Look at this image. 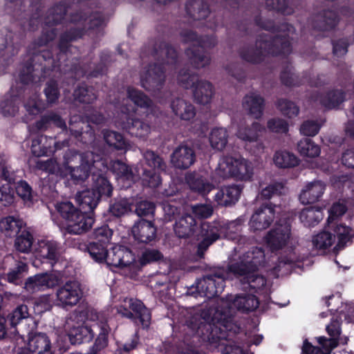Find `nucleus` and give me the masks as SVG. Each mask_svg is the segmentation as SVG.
I'll return each instance as SVG.
<instances>
[{
	"mask_svg": "<svg viewBox=\"0 0 354 354\" xmlns=\"http://www.w3.org/2000/svg\"><path fill=\"white\" fill-rule=\"evenodd\" d=\"M258 299L252 295H237L234 299H221L218 307L203 309L201 314H195L188 321L189 326L194 330L202 328H211V325L220 324L231 330L232 317L234 309L245 312L256 310L259 306Z\"/></svg>",
	"mask_w": 354,
	"mask_h": 354,
	"instance_id": "nucleus-1",
	"label": "nucleus"
},
{
	"mask_svg": "<svg viewBox=\"0 0 354 354\" xmlns=\"http://www.w3.org/2000/svg\"><path fill=\"white\" fill-rule=\"evenodd\" d=\"M279 34L272 39L270 36L261 34L255 44L241 49V57L246 62L259 63L267 55L289 54L291 52L289 35L295 32V28L288 24H284L279 28Z\"/></svg>",
	"mask_w": 354,
	"mask_h": 354,
	"instance_id": "nucleus-2",
	"label": "nucleus"
},
{
	"mask_svg": "<svg viewBox=\"0 0 354 354\" xmlns=\"http://www.w3.org/2000/svg\"><path fill=\"white\" fill-rule=\"evenodd\" d=\"M265 262V253L261 248H252L241 252L235 248L230 258L228 271L235 276H243L256 271Z\"/></svg>",
	"mask_w": 354,
	"mask_h": 354,
	"instance_id": "nucleus-3",
	"label": "nucleus"
},
{
	"mask_svg": "<svg viewBox=\"0 0 354 354\" xmlns=\"http://www.w3.org/2000/svg\"><path fill=\"white\" fill-rule=\"evenodd\" d=\"M57 211L66 222V230L72 234H81L89 230L94 223L91 214L78 210L71 202L59 203Z\"/></svg>",
	"mask_w": 354,
	"mask_h": 354,
	"instance_id": "nucleus-4",
	"label": "nucleus"
},
{
	"mask_svg": "<svg viewBox=\"0 0 354 354\" xmlns=\"http://www.w3.org/2000/svg\"><path fill=\"white\" fill-rule=\"evenodd\" d=\"M244 221L243 218H239L227 223L221 230L216 223H203L201 225V235L203 239L198 246V255L202 257L208 247L219 238L220 234L223 233L227 238L234 239L236 235L241 232Z\"/></svg>",
	"mask_w": 354,
	"mask_h": 354,
	"instance_id": "nucleus-5",
	"label": "nucleus"
},
{
	"mask_svg": "<svg viewBox=\"0 0 354 354\" xmlns=\"http://www.w3.org/2000/svg\"><path fill=\"white\" fill-rule=\"evenodd\" d=\"M66 160L71 176L76 181L84 180L93 167L98 168L99 165H103L100 156L91 151L79 154L71 151L66 155Z\"/></svg>",
	"mask_w": 354,
	"mask_h": 354,
	"instance_id": "nucleus-6",
	"label": "nucleus"
},
{
	"mask_svg": "<svg viewBox=\"0 0 354 354\" xmlns=\"http://www.w3.org/2000/svg\"><path fill=\"white\" fill-rule=\"evenodd\" d=\"M181 37L185 42H193V47L187 50L191 64L196 68H202L210 64L211 58L209 55L201 50L195 49V46H199L203 48H211L216 44V39L214 37H205L198 38L192 30H185L181 33Z\"/></svg>",
	"mask_w": 354,
	"mask_h": 354,
	"instance_id": "nucleus-7",
	"label": "nucleus"
},
{
	"mask_svg": "<svg viewBox=\"0 0 354 354\" xmlns=\"http://www.w3.org/2000/svg\"><path fill=\"white\" fill-rule=\"evenodd\" d=\"M216 174L223 178L234 177L248 180L253 176V167L249 160L242 157L223 156L218 162Z\"/></svg>",
	"mask_w": 354,
	"mask_h": 354,
	"instance_id": "nucleus-8",
	"label": "nucleus"
},
{
	"mask_svg": "<svg viewBox=\"0 0 354 354\" xmlns=\"http://www.w3.org/2000/svg\"><path fill=\"white\" fill-rule=\"evenodd\" d=\"M72 21L75 24V26L71 28L72 32L66 33L62 37L59 43V48L61 50L59 57H63L66 52L68 48L67 46L68 41L80 37L86 28H94L101 26L103 23V18L100 14L95 13L91 15L88 19H83L82 16H80L77 19V17L75 16L73 17Z\"/></svg>",
	"mask_w": 354,
	"mask_h": 354,
	"instance_id": "nucleus-9",
	"label": "nucleus"
},
{
	"mask_svg": "<svg viewBox=\"0 0 354 354\" xmlns=\"http://www.w3.org/2000/svg\"><path fill=\"white\" fill-rule=\"evenodd\" d=\"M55 296V304L68 310L80 302L83 297V291L78 281L70 280L57 288Z\"/></svg>",
	"mask_w": 354,
	"mask_h": 354,
	"instance_id": "nucleus-10",
	"label": "nucleus"
},
{
	"mask_svg": "<svg viewBox=\"0 0 354 354\" xmlns=\"http://www.w3.org/2000/svg\"><path fill=\"white\" fill-rule=\"evenodd\" d=\"M145 163L149 167V169L143 167L142 169V182L144 185L151 187H156L161 183V178L159 171H164L166 165L158 154L151 150H147L143 153Z\"/></svg>",
	"mask_w": 354,
	"mask_h": 354,
	"instance_id": "nucleus-11",
	"label": "nucleus"
},
{
	"mask_svg": "<svg viewBox=\"0 0 354 354\" xmlns=\"http://www.w3.org/2000/svg\"><path fill=\"white\" fill-rule=\"evenodd\" d=\"M265 131L266 128L262 124L259 122H253L250 125L240 126L236 133V136L243 142L245 146L250 143H255L252 152L254 154H260L263 152L265 145L259 138Z\"/></svg>",
	"mask_w": 354,
	"mask_h": 354,
	"instance_id": "nucleus-12",
	"label": "nucleus"
},
{
	"mask_svg": "<svg viewBox=\"0 0 354 354\" xmlns=\"http://www.w3.org/2000/svg\"><path fill=\"white\" fill-rule=\"evenodd\" d=\"M130 310L135 313L142 327L148 328L151 321V313L142 302L133 298H125L123 304L117 308V312L122 317L134 319L135 317Z\"/></svg>",
	"mask_w": 354,
	"mask_h": 354,
	"instance_id": "nucleus-13",
	"label": "nucleus"
},
{
	"mask_svg": "<svg viewBox=\"0 0 354 354\" xmlns=\"http://www.w3.org/2000/svg\"><path fill=\"white\" fill-rule=\"evenodd\" d=\"M290 239L291 227L290 223L286 220L277 223L266 236V243L272 251L282 249L286 246Z\"/></svg>",
	"mask_w": 354,
	"mask_h": 354,
	"instance_id": "nucleus-14",
	"label": "nucleus"
},
{
	"mask_svg": "<svg viewBox=\"0 0 354 354\" xmlns=\"http://www.w3.org/2000/svg\"><path fill=\"white\" fill-rule=\"evenodd\" d=\"M224 286V276L216 273L198 280L196 288L200 295L212 298L221 293Z\"/></svg>",
	"mask_w": 354,
	"mask_h": 354,
	"instance_id": "nucleus-15",
	"label": "nucleus"
},
{
	"mask_svg": "<svg viewBox=\"0 0 354 354\" xmlns=\"http://www.w3.org/2000/svg\"><path fill=\"white\" fill-rule=\"evenodd\" d=\"M165 80L163 68L156 64L145 68L140 74V82L143 88L148 91L159 90Z\"/></svg>",
	"mask_w": 354,
	"mask_h": 354,
	"instance_id": "nucleus-16",
	"label": "nucleus"
},
{
	"mask_svg": "<svg viewBox=\"0 0 354 354\" xmlns=\"http://www.w3.org/2000/svg\"><path fill=\"white\" fill-rule=\"evenodd\" d=\"M104 262L112 267H129L135 262V256L127 248L116 245L107 250Z\"/></svg>",
	"mask_w": 354,
	"mask_h": 354,
	"instance_id": "nucleus-17",
	"label": "nucleus"
},
{
	"mask_svg": "<svg viewBox=\"0 0 354 354\" xmlns=\"http://www.w3.org/2000/svg\"><path fill=\"white\" fill-rule=\"evenodd\" d=\"M274 218V207L271 204L261 205L257 208L252 215L249 225L253 231L267 229Z\"/></svg>",
	"mask_w": 354,
	"mask_h": 354,
	"instance_id": "nucleus-18",
	"label": "nucleus"
},
{
	"mask_svg": "<svg viewBox=\"0 0 354 354\" xmlns=\"http://www.w3.org/2000/svg\"><path fill=\"white\" fill-rule=\"evenodd\" d=\"M131 111V110L128 107L124 108L122 112L124 113V118L127 121L122 122L120 126L124 130L133 136L139 138H147L151 132L150 125L138 119L128 117Z\"/></svg>",
	"mask_w": 354,
	"mask_h": 354,
	"instance_id": "nucleus-19",
	"label": "nucleus"
},
{
	"mask_svg": "<svg viewBox=\"0 0 354 354\" xmlns=\"http://www.w3.org/2000/svg\"><path fill=\"white\" fill-rule=\"evenodd\" d=\"M196 155L194 149L187 145H180L172 153L171 163L179 169H187L194 164Z\"/></svg>",
	"mask_w": 354,
	"mask_h": 354,
	"instance_id": "nucleus-20",
	"label": "nucleus"
},
{
	"mask_svg": "<svg viewBox=\"0 0 354 354\" xmlns=\"http://www.w3.org/2000/svg\"><path fill=\"white\" fill-rule=\"evenodd\" d=\"M325 189L326 185L321 180L308 183L300 192L299 201L304 205L315 203L320 199Z\"/></svg>",
	"mask_w": 354,
	"mask_h": 354,
	"instance_id": "nucleus-21",
	"label": "nucleus"
},
{
	"mask_svg": "<svg viewBox=\"0 0 354 354\" xmlns=\"http://www.w3.org/2000/svg\"><path fill=\"white\" fill-rule=\"evenodd\" d=\"M242 106L249 115L254 119H259L263 114L265 102L259 94L250 93L243 97Z\"/></svg>",
	"mask_w": 354,
	"mask_h": 354,
	"instance_id": "nucleus-22",
	"label": "nucleus"
},
{
	"mask_svg": "<svg viewBox=\"0 0 354 354\" xmlns=\"http://www.w3.org/2000/svg\"><path fill=\"white\" fill-rule=\"evenodd\" d=\"M26 349L30 353L37 354H53L50 340L47 335L43 333L30 334Z\"/></svg>",
	"mask_w": 354,
	"mask_h": 354,
	"instance_id": "nucleus-23",
	"label": "nucleus"
},
{
	"mask_svg": "<svg viewBox=\"0 0 354 354\" xmlns=\"http://www.w3.org/2000/svg\"><path fill=\"white\" fill-rule=\"evenodd\" d=\"M131 231L135 239L145 243L153 241L156 234V228L153 223L146 220L135 223Z\"/></svg>",
	"mask_w": 354,
	"mask_h": 354,
	"instance_id": "nucleus-24",
	"label": "nucleus"
},
{
	"mask_svg": "<svg viewBox=\"0 0 354 354\" xmlns=\"http://www.w3.org/2000/svg\"><path fill=\"white\" fill-rule=\"evenodd\" d=\"M54 284L53 277L47 273L37 274L28 277L24 286V289L29 294L50 288Z\"/></svg>",
	"mask_w": 354,
	"mask_h": 354,
	"instance_id": "nucleus-25",
	"label": "nucleus"
},
{
	"mask_svg": "<svg viewBox=\"0 0 354 354\" xmlns=\"http://www.w3.org/2000/svg\"><path fill=\"white\" fill-rule=\"evenodd\" d=\"M240 193L241 190L236 185L225 186L217 192L214 200L219 205L229 206L238 201Z\"/></svg>",
	"mask_w": 354,
	"mask_h": 354,
	"instance_id": "nucleus-26",
	"label": "nucleus"
},
{
	"mask_svg": "<svg viewBox=\"0 0 354 354\" xmlns=\"http://www.w3.org/2000/svg\"><path fill=\"white\" fill-rule=\"evenodd\" d=\"M52 145L55 149H61L62 147L56 143L52 138H47L44 136H39L32 140L31 145L32 153L36 156H41L53 151Z\"/></svg>",
	"mask_w": 354,
	"mask_h": 354,
	"instance_id": "nucleus-27",
	"label": "nucleus"
},
{
	"mask_svg": "<svg viewBox=\"0 0 354 354\" xmlns=\"http://www.w3.org/2000/svg\"><path fill=\"white\" fill-rule=\"evenodd\" d=\"M214 91L212 84L205 80H199L193 88V94L197 103L206 104L212 97Z\"/></svg>",
	"mask_w": 354,
	"mask_h": 354,
	"instance_id": "nucleus-28",
	"label": "nucleus"
},
{
	"mask_svg": "<svg viewBox=\"0 0 354 354\" xmlns=\"http://www.w3.org/2000/svg\"><path fill=\"white\" fill-rule=\"evenodd\" d=\"M96 328H99L97 323L94 324H84L71 329L70 336L75 338V343L80 344L83 342H89L96 333Z\"/></svg>",
	"mask_w": 354,
	"mask_h": 354,
	"instance_id": "nucleus-29",
	"label": "nucleus"
},
{
	"mask_svg": "<svg viewBox=\"0 0 354 354\" xmlns=\"http://www.w3.org/2000/svg\"><path fill=\"white\" fill-rule=\"evenodd\" d=\"M196 225V221L190 214L181 216L175 223L174 231L180 238H186L192 235Z\"/></svg>",
	"mask_w": 354,
	"mask_h": 354,
	"instance_id": "nucleus-30",
	"label": "nucleus"
},
{
	"mask_svg": "<svg viewBox=\"0 0 354 354\" xmlns=\"http://www.w3.org/2000/svg\"><path fill=\"white\" fill-rule=\"evenodd\" d=\"M24 222L14 216H6L0 220V232L7 237L15 236L24 227Z\"/></svg>",
	"mask_w": 354,
	"mask_h": 354,
	"instance_id": "nucleus-31",
	"label": "nucleus"
},
{
	"mask_svg": "<svg viewBox=\"0 0 354 354\" xmlns=\"http://www.w3.org/2000/svg\"><path fill=\"white\" fill-rule=\"evenodd\" d=\"M171 108L174 114L181 120H189L196 114L194 106L183 99L177 98L171 102Z\"/></svg>",
	"mask_w": 354,
	"mask_h": 354,
	"instance_id": "nucleus-32",
	"label": "nucleus"
},
{
	"mask_svg": "<svg viewBox=\"0 0 354 354\" xmlns=\"http://www.w3.org/2000/svg\"><path fill=\"white\" fill-rule=\"evenodd\" d=\"M99 194L93 189H86L76 195V201L84 211H92L100 200Z\"/></svg>",
	"mask_w": 354,
	"mask_h": 354,
	"instance_id": "nucleus-33",
	"label": "nucleus"
},
{
	"mask_svg": "<svg viewBox=\"0 0 354 354\" xmlns=\"http://www.w3.org/2000/svg\"><path fill=\"white\" fill-rule=\"evenodd\" d=\"M186 181L192 190H194L202 195L207 194L214 188L213 184L209 183L203 177L196 174H189L187 175Z\"/></svg>",
	"mask_w": 354,
	"mask_h": 354,
	"instance_id": "nucleus-34",
	"label": "nucleus"
},
{
	"mask_svg": "<svg viewBox=\"0 0 354 354\" xmlns=\"http://www.w3.org/2000/svg\"><path fill=\"white\" fill-rule=\"evenodd\" d=\"M28 269V265L26 263L17 261L15 267L10 268L7 273L3 274L1 278L10 283L19 285L27 274Z\"/></svg>",
	"mask_w": 354,
	"mask_h": 354,
	"instance_id": "nucleus-35",
	"label": "nucleus"
},
{
	"mask_svg": "<svg viewBox=\"0 0 354 354\" xmlns=\"http://www.w3.org/2000/svg\"><path fill=\"white\" fill-rule=\"evenodd\" d=\"M36 251L39 257L53 261H55L59 254L58 245L53 241H39Z\"/></svg>",
	"mask_w": 354,
	"mask_h": 354,
	"instance_id": "nucleus-36",
	"label": "nucleus"
},
{
	"mask_svg": "<svg viewBox=\"0 0 354 354\" xmlns=\"http://www.w3.org/2000/svg\"><path fill=\"white\" fill-rule=\"evenodd\" d=\"M187 13L194 20L205 19L209 13V8L203 0H189L186 6Z\"/></svg>",
	"mask_w": 354,
	"mask_h": 354,
	"instance_id": "nucleus-37",
	"label": "nucleus"
},
{
	"mask_svg": "<svg viewBox=\"0 0 354 354\" xmlns=\"http://www.w3.org/2000/svg\"><path fill=\"white\" fill-rule=\"evenodd\" d=\"M273 162L279 168H290L298 165V159L288 151H277L273 156Z\"/></svg>",
	"mask_w": 354,
	"mask_h": 354,
	"instance_id": "nucleus-38",
	"label": "nucleus"
},
{
	"mask_svg": "<svg viewBox=\"0 0 354 354\" xmlns=\"http://www.w3.org/2000/svg\"><path fill=\"white\" fill-rule=\"evenodd\" d=\"M93 184L92 189L99 196L103 195L110 196L111 195L113 187L109 181L101 174H93L91 177Z\"/></svg>",
	"mask_w": 354,
	"mask_h": 354,
	"instance_id": "nucleus-39",
	"label": "nucleus"
},
{
	"mask_svg": "<svg viewBox=\"0 0 354 354\" xmlns=\"http://www.w3.org/2000/svg\"><path fill=\"white\" fill-rule=\"evenodd\" d=\"M209 139L213 149L221 151L227 143V131L225 128H214L212 130Z\"/></svg>",
	"mask_w": 354,
	"mask_h": 354,
	"instance_id": "nucleus-40",
	"label": "nucleus"
},
{
	"mask_svg": "<svg viewBox=\"0 0 354 354\" xmlns=\"http://www.w3.org/2000/svg\"><path fill=\"white\" fill-rule=\"evenodd\" d=\"M104 139L111 147L118 150H128L130 145L124 139L123 136L113 131H103Z\"/></svg>",
	"mask_w": 354,
	"mask_h": 354,
	"instance_id": "nucleus-41",
	"label": "nucleus"
},
{
	"mask_svg": "<svg viewBox=\"0 0 354 354\" xmlns=\"http://www.w3.org/2000/svg\"><path fill=\"white\" fill-rule=\"evenodd\" d=\"M323 218L320 209L313 207L304 209L299 214L300 221L306 226H313L318 223Z\"/></svg>",
	"mask_w": 354,
	"mask_h": 354,
	"instance_id": "nucleus-42",
	"label": "nucleus"
},
{
	"mask_svg": "<svg viewBox=\"0 0 354 354\" xmlns=\"http://www.w3.org/2000/svg\"><path fill=\"white\" fill-rule=\"evenodd\" d=\"M344 99V93L339 90L328 92L316 99L319 103L327 109H333L338 106Z\"/></svg>",
	"mask_w": 354,
	"mask_h": 354,
	"instance_id": "nucleus-43",
	"label": "nucleus"
},
{
	"mask_svg": "<svg viewBox=\"0 0 354 354\" xmlns=\"http://www.w3.org/2000/svg\"><path fill=\"white\" fill-rule=\"evenodd\" d=\"M319 24L317 28L321 30H329L334 28L339 22V17L333 10L324 11L318 17Z\"/></svg>",
	"mask_w": 354,
	"mask_h": 354,
	"instance_id": "nucleus-44",
	"label": "nucleus"
},
{
	"mask_svg": "<svg viewBox=\"0 0 354 354\" xmlns=\"http://www.w3.org/2000/svg\"><path fill=\"white\" fill-rule=\"evenodd\" d=\"M297 149L303 156L314 158L320 153V148L313 141L308 138L301 140L297 144Z\"/></svg>",
	"mask_w": 354,
	"mask_h": 354,
	"instance_id": "nucleus-45",
	"label": "nucleus"
},
{
	"mask_svg": "<svg viewBox=\"0 0 354 354\" xmlns=\"http://www.w3.org/2000/svg\"><path fill=\"white\" fill-rule=\"evenodd\" d=\"M111 169L122 180L134 182L137 178L131 169L121 161H113L111 165Z\"/></svg>",
	"mask_w": 354,
	"mask_h": 354,
	"instance_id": "nucleus-46",
	"label": "nucleus"
},
{
	"mask_svg": "<svg viewBox=\"0 0 354 354\" xmlns=\"http://www.w3.org/2000/svg\"><path fill=\"white\" fill-rule=\"evenodd\" d=\"M154 57H161L162 59H166L165 62L168 64L175 63L177 58L176 50L166 43H160L158 45V50L156 47L153 51Z\"/></svg>",
	"mask_w": 354,
	"mask_h": 354,
	"instance_id": "nucleus-47",
	"label": "nucleus"
},
{
	"mask_svg": "<svg viewBox=\"0 0 354 354\" xmlns=\"http://www.w3.org/2000/svg\"><path fill=\"white\" fill-rule=\"evenodd\" d=\"M127 97L135 105L141 108H148L151 104V101L148 97L140 91L129 87L127 88Z\"/></svg>",
	"mask_w": 354,
	"mask_h": 354,
	"instance_id": "nucleus-48",
	"label": "nucleus"
},
{
	"mask_svg": "<svg viewBox=\"0 0 354 354\" xmlns=\"http://www.w3.org/2000/svg\"><path fill=\"white\" fill-rule=\"evenodd\" d=\"M33 242L32 234L26 230H23L15 242V248L22 253H28L30 251Z\"/></svg>",
	"mask_w": 354,
	"mask_h": 354,
	"instance_id": "nucleus-49",
	"label": "nucleus"
},
{
	"mask_svg": "<svg viewBox=\"0 0 354 354\" xmlns=\"http://www.w3.org/2000/svg\"><path fill=\"white\" fill-rule=\"evenodd\" d=\"M84 125H85V122L84 120L79 115H73L69 120V129L73 135H74L76 138L86 133L91 138H93V132L92 131H84Z\"/></svg>",
	"mask_w": 354,
	"mask_h": 354,
	"instance_id": "nucleus-50",
	"label": "nucleus"
},
{
	"mask_svg": "<svg viewBox=\"0 0 354 354\" xmlns=\"http://www.w3.org/2000/svg\"><path fill=\"white\" fill-rule=\"evenodd\" d=\"M335 236L328 232H322L315 235L312 240L313 246L317 250H326L335 242Z\"/></svg>",
	"mask_w": 354,
	"mask_h": 354,
	"instance_id": "nucleus-51",
	"label": "nucleus"
},
{
	"mask_svg": "<svg viewBox=\"0 0 354 354\" xmlns=\"http://www.w3.org/2000/svg\"><path fill=\"white\" fill-rule=\"evenodd\" d=\"M53 124L57 127L65 129L66 127V122L57 114L50 113L44 115L41 120L36 124L37 128L41 130L47 128L48 124Z\"/></svg>",
	"mask_w": 354,
	"mask_h": 354,
	"instance_id": "nucleus-52",
	"label": "nucleus"
},
{
	"mask_svg": "<svg viewBox=\"0 0 354 354\" xmlns=\"http://www.w3.org/2000/svg\"><path fill=\"white\" fill-rule=\"evenodd\" d=\"M74 97L75 100L87 104L93 102L96 99L93 89L86 85H82L75 89L74 91Z\"/></svg>",
	"mask_w": 354,
	"mask_h": 354,
	"instance_id": "nucleus-53",
	"label": "nucleus"
},
{
	"mask_svg": "<svg viewBox=\"0 0 354 354\" xmlns=\"http://www.w3.org/2000/svg\"><path fill=\"white\" fill-rule=\"evenodd\" d=\"M277 105L279 111L289 118H295L299 114V109L292 102L281 99L278 100Z\"/></svg>",
	"mask_w": 354,
	"mask_h": 354,
	"instance_id": "nucleus-54",
	"label": "nucleus"
},
{
	"mask_svg": "<svg viewBox=\"0 0 354 354\" xmlns=\"http://www.w3.org/2000/svg\"><path fill=\"white\" fill-rule=\"evenodd\" d=\"M87 250L90 256L95 261L99 263L105 261L107 250L105 249L102 243H90L87 246Z\"/></svg>",
	"mask_w": 354,
	"mask_h": 354,
	"instance_id": "nucleus-55",
	"label": "nucleus"
},
{
	"mask_svg": "<svg viewBox=\"0 0 354 354\" xmlns=\"http://www.w3.org/2000/svg\"><path fill=\"white\" fill-rule=\"evenodd\" d=\"M132 203V201L129 199H120L110 207V212L115 216H121L131 212Z\"/></svg>",
	"mask_w": 354,
	"mask_h": 354,
	"instance_id": "nucleus-56",
	"label": "nucleus"
},
{
	"mask_svg": "<svg viewBox=\"0 0 354 354\" xmlns=\"http://www.w3.org/2000/svg\"><path fill=\"white\" fill-rule=\"evenodd\" d=\"M16 192L18 196L24 201V202L30 205L32 204L33 199V193L30 186L24 180H20L16 186Z\"/></svg>",
	"mask_w": 354,
	"mask_h": 354,
	"instance_id": "nucleus-57",
	"label": "nucleus"
},
{
	"mask_svg": "<svg viewBox=\"0 0 354 354\" xmlns=\"http://www.w3.org/2000/svg\"><path fill=\"white\" fill-rule=\"evenodd\" d=\"M335 234L338 239L337 249H341L351 240V230L344 225H337L335 229Z\"/></svg>",
	"mask_w": 354,
	"mask_h": 354,
	"instance_id": "nucleus-58",
	"label": "nucleus"
},
{
	"mask_svg": "<svg viewBox=\"0 0 354 354\" xmlns=\"http://www.w3.org/2000/svg\"><path fill=\"white\" fill-rule=\"evenodd\" d=\"M177 80L178 83L185 88H194L196 82L199 81L196 75L185 70L179 71Z\"/></svg>",
	"mask_w": 354,
	"mask_h": 354,
	"instance_id": "nucleus-59",
	"label": "nucleus"
},
{
	"mask_svg": "<svg viewBox=\"0 0 354 354\" xmlns=\"http://www.w3.org/2000/svg\"><path fill=\"white\" fill-rule=\"evenodd\" d=\"M286 187L282 183H272L261 190V195L266 199H269L274 195L285 194Z\"/></svg>",
	"mask_w": 354,
	"mask_h": 354,
	"instance_id": "nucleus-60",
	"label": "nucleus"
},
{
	"mask_svg": "<svg viewBox=\"0 0 354 354\" xmlns=\"http://www.w3.org/2000/svg\"><path fill=\"white\" fill-rule=\"evenodd\" d=\"M66 7L63 4L56 6L50 11L46 19V24L54 25L62 21L64 15L66 14Z\"/></svg>",
	"mask_w": 354,
	"mask_h": 354,
	"instance_id": "nucleus-61",
	"label": "nucleus"
},
{
	"mask_svg": "<svg viewBox=\"0 0 354 354\" xmlns=\"http://www.w3.org/2000/svg\"><path fill=\"white\" fill-rule=\"evenodd\" d=\"M267 128L272 132L282 133L288 131V124L283 119L273 118L268 120Z\"/></svg>",
	"mask_w": 354,
	"mask_h": 354,
	"instance_id": "nucleus-62",
	"label": "nucleus"
},
{
	"mask_svg": "<svg viewBox=\"0 0 354 354\" xmlns=\"http://www.w3.org/2000/svg\"><path fill=\"white\" fill-rule=\"evenodd\" d=\"M347 211V207L344 201L334 203L328 210V223L344 215Z\"/></svg>",
	"mask_w": 354,
	"mask_h": 354,
	"instance_id": "nucleus-63",
	"label": "nucleus"
},
{
	"mask_svg": "<svg viewBox=\"0 0 354 354\" xmlns=\"http://www.w3.org/2000/svg\"><path fill=\"white\" fill-rule=\"evenodd\" d=\"M192 214L198 218L205 219L213 214V207L210 204H196L192 206Z\"/></svg>",
	"mask_w": 354,
	"mask_h": 354,
	"instance_id": "nucleus-64",
	"label": "nucleus"
}]
</instances>
